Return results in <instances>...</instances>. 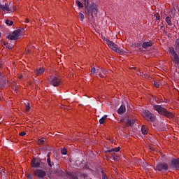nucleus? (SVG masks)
<instances>
[{
    "instance_id": "nucleus-1",
    "label": "nucleus",
    "mask_w": 179,
    "mask_h": 179,
    "mask_svg": "<svg viewBox=\"0 0 179 179\" xmlns=\"http://www.w3.org/2000/svg\"><path fill=\"white\" fill-rule=\"evenodd\" d=\"M153 107L155 111H157L159 114L161 115H164V117H167V118H173L174 115L171 112H169L164 107H162L160 105H153Z\"/></svg>"
},
{
    "instance_id": "nucleus-2",
    "label": "nucleus",
    "mask_w": 179,
    "mask_h": 179,
    "mask_svg": "<svg viewBox=\"0 0 179 179\" xmlns=\"http://www.w3.org/2000/svg\"><path fill=\"white\" fill-rule=\"evenodd\" d=\"M85 12L86 15L91 17L92 18L94 17L97 15V6L96 4H92L91 6L88 5H85Z\"/></svg>"
},
{
    "instance_id": "nucleus-3",
    "label": "nucleus",
    "mask_w": 179,
    "mask_h": 179,
    "mask_svg": "<svg viewBox=\"0 0 179 179\" xmlns=\"http://www.w3.org/2000/svg\"><path fill=\"white\" fill-rule=\"evenodd\" d=\"M43 169H36L34 171V176L38 179H44L47 177V172L44 170H47V164H43Z\"/></svg>"
},
{
    "instance_id": "nucleus-4",
    "label": "nucleus",
    "mask_w": 179,
    "mask_h": 179,
    "mask_svg": "<svg viewBox=\"0 0 179 179\" xmlns=\"http://www.w3.org/2000/svg\"><path fill=\"white\" fill-rule=\"evenodd\" d=\"M106 44L109 48L113 50V51H115V52H117V54H120V55H122L124 54V50L121 49V48H118V46L110 41H106Z\"/></svg>"
},
{
    "instance_id": "nucleus-5",
    "label": "nucleus",
    "mask_w": 179,
    "mask_h": 179,
    "mask_svg": "<svg viewBox=\"0 0 179 179\" xmlns=\"http://www.w3.org/2000/svg\"><path fill=\"white\" fill-rule=\"evenodd\" d=\"M49 83L52 86H54V87H58V86H60L61 83H62V81L58 76H50L49 78Z\"/></svg>"
},
{
    "instance_id": "nucleus-6",
    "label": "nucleus",
    "mask_w": 179,
    "mask_h": 179,
    "mask_svg": "<svg viewBox=\"0 0 179 179\" xmlns=\"http://www.w3.org/2000/svg\"><path fill=\"white\" fill-rule=\"evenodd\" d=\"M143 117L147 121H149L150 122H155L156 121V116L150 111L149 110H145L143 112Z\"/></svg>"
},
{
    "instance_id": "nucleus-7",
    "label": "nucleus",
    "mask_w": 179,
    "mask_h": 179,
    "mask_svg": "<svg viewBox=\"0 0 179 179\" xmlns=\"http://www.w3.org/2000/svg\"><path fill=\"white\" fill-rule=\"evenodd\" d=\"M154 169L155 171H167L169 170V164L166 162H160L157 164Z\"/></svg>"
},
{
    "instance_id": "nucleus-8",
    "label": "nucleus",
    "mask_w": 179,
    "mask_h": 179,
    "mask_svg": "<svg viewBox=\"0 0 179 179\" xmlns=\"http://www.w3.org/2000/svg\"><path fill=\"white\" fill-rule=\"evenodd\" d=\"M24 29L22 28L21 29H16L8 35L9 40H18L20 33L24 31Z\"/></svg>"
},
{
    "instance_id": "nucleus-9",
    "label": "nucleus",
    "mask_w": 179,
    "mask_h": 179,
    "mask_svg": "<svg viewBox=\"0 0 179 179\" xmlns=\"http://www.w3.org/2000/svg\"><path fill=\"white\" fill-rule=\"evenodd\" d=\"M169 54H171V57L173 64L178 65L179 57H178V55H177V52H176V51L174 50V48H172L169 50Z\"/></svg>"
},
{
    "instance_id": "nucleus-10",
    "label": "nucleus",
    "mask_w": 179,
    "mask_h": 179,
    "mask_svg": "<svg viewBox=\"0 0 179 179\" xmlns=\"http://www.w3.org/2000/svg\"><path fill=\"white\" fill-rule=\"evenodd\" d=\"M6 85V78H5V75L0 73V87L1 89H3L5 85Z\"/></svg>"
},
{
    "instance_id": "nucleus-11",
    "label": "nucleus",
    "mask_w": 179,
    "mask_h": 179,
    "mask_svg": "<svg viewBox=\"0 0 179 179\" xmlns=\"http://www.w3.org/2000/svg\"><path fill=\"white\" fill-rule=\"evenodd\" d=\"M171 166L173 167V169H176V170H179V158L178 159H173L171 161Z\"/></svg>"
},
{
    "instance_id": "nucleus-12",
    "label": "nucleus",
    "mask_w": 179,
    "mask_h": 179,
    "mask_svg": "<svg viewBox=\"0 0 179 179\" xmlns=\"http://www.w3.org/2000/svg\"><path fill=\"white\" fill-rule=\"evenodd\" d=\"M0 10H3V12H5L6 10L7 12H10V8H9L8 3H5V5L0 3Z\"/></svg>"
},
{
    "instance_id": "nucleus-13",
    "label": "nucleus",
    "mask_w": 179,
    "mask_h": 179,
    "mask_svg": "<svg viewBox=\"0 0 179 179\" xmlns=\"http://www.w3.org/2000/svg\"><path fill=\"white\" fill-rule=\"evenodd\" d=\"M41 163L37 162L36 159H31V167H34V169H38L41 166Z\"/></svg>"
},
{
    "instance_id": "nucleus-14",
    "label": "nucleus",
    "mask_w": 179,
    "mask_h": 179,
    "mask_svg": "<svg viewBox=\"0 0 179 179\" xmlns=\"http://www.w3.org/2000/svg\"><path fill=\"white\" fill-rule=\"evenodd\" d=\"M45 71V69H44V68H37L35 70V74L36 75V76H40V75H43Z\"/></svg>"
},
{
    "instance_id": "nucleus-15",
    "label": "nucleus",
    "mask_w": 179,
    "mask_h": 179,
    "mask_svg": "<svg viewBox=\"0 0 179 179\" xmlns=\"http://www.w3.org/2000/svg\"><path fill=\"white\" fill-rule=\"evenodd\" d=\"M47 157H48V158L46 159V162H47V163H48L49 167L52 168L53 166H54V162H52L51 161V155H50V154H48V155H47Z\"/></svg>"
},
{
    "instance_id": "nucleus-16",
    "label": "nucleus",
    "mask_w": 179,
    "mask_h": 179,
    "mask_svg": "<svg viewBox=\"0 0 179 179\" xmlns=\"http://www.w3.org/2000/svg\"><path fill=\"white\" fill-rule=\"evenodd\" d=\"M125 111H126L125 106H124V105L120 106V107L117 110V113L120 115L124 114V113H125Z\"/></svg>"
},
{
    "instance_id": "nucleus-17",
    "label": "nucleus",
    "mask_w": 179,
    "mask_h": 179,
    "mask_svg": "<svg viewBox=\"0 0 179 179\" xmlns=\"http://www.w3.org/2000/svg\"><path fill=\"white\" fill-rule=\"evenodd\" d=\"M152 45H153V43H152V41L144 42L142 44L143 48H145V50H146V48H148V47H152Z\"/></svg>"
},
{
    "instance_id": "nucleus-18",
    "label": "nucleus",
    "mask_w": 179,
    "mask_h": 179,
    "mask_svg": "<svg viewBox=\"0 0 179 179\" xmlns=\"http://www.w3.org/2000/svg\"><path fill=\"white\" fill-rule=\"evenodd\" d=\"M165 22L167 23L168 26H173V22H171V17L170 16L166 17Z\"/></svg>"
},
{
    "instance_id": "nucleus-19",
    "label": "nucleus",
    "mask_w": 179,
    "mask_h": 179,
    "mask_svg": "<svg viewBox=\"0 0 179 179\" xmlns=\"http://www.w3.org/2000/svg\"><path fill=\"white\" fill-rule=\"evenodd\" d=\"M135 124V120H127L126 122L127 127H131V125H134Z\"/></svg>"
},
{
    "instance_id": "nucleus-20",
    "label": "nucleus",
    "mask_w": 179,
    "mask_h": 179,
    "mask_svg": "<svg viewBox=\"0 0 179 179\" xmlns=\"http://www.w3.org/2000/svg\"><path fill=\"white\" fill-rule=\"evenodd\" d=\"M120 148L118 147V148H112L110 150H108L107 152L108 153H111V152H118L119 150H120Z\"/></svg>"
},
{
    "instance_id": "nucleus-21",
    "label": "nucleus",
    "mask_w": 179,
    "mask_h": 179,
    "mask_svg": "<svg viewBox=\"0 0 179 179\" xmlns=\"http://www.w3.org/2000/svg\"><path fill=\"white\" fill-rule=\"evenodd\" d=\"M106 118H107V115H103V116L99 120V124H104V121H106Z\"/></svg>"
},
{
    "instance_id": "nucleus-22",
    "label": "nucleus",
    "mask_w": 179,
    "mask_h": 179,
    "mask_svg": "<svg viewBox=\"0 0 179 179\" xmlns=\"http://www.w3.org/2000/svg\"><path fill=\"white\" fill-rule=\"evenodd\" d=\"M5 47L8 50H12L13 48V45L9 44L8 43L4 44Z\"/></svg>"
},
{
    "instance_id": "nucleus-23",
    "label": "nucleus",
    "mask_w": 179,
    "mask_h": 179,
    "mask_svg": "<svg viewBox=\"0 0 179 179\" xmlns=\"http://www.w3.org/2000/svg\"><path fill=\"white\" fill-rule=\"evenodd\" d=\"M45 141V138H42L40 140H38V145H44V142Z\"/></svg>"
},
{
    "instance_id": "nucleus-24",
    "label": "nucleus",
    "mask_w": 179,
    "mask_h": 179,
    "mask_svg": "<svg viewBox=\"0 0 179 179\" xmlns=\"http://www.w3.org/2000/svg\"><path fill=\"white\" fill-rule=\"evenodd\" d=\"M76 3L78 8H83V3H82V2L79 1H76Z\"/></svg>"
},
{
    "instance_id": "nucleus-25",
    "label": "nucleus",
    "mask_w": 179,
    "mask_h": 179,
    "mask_svg": "<svg viewBox=\"0 0 179 179\" xmlns=\"http://www.w3.org/2000/svg\"><path fill=\"white\" fill-rule=\"evenodd\" d=\"M6 24H8V26H13V21L6 20Z\"/></svg>"
},
{
    "instance_id": "nucleus-26",
    "label": "nucleus",
    "mask_w": 179,
    "mask_h": 179,
    "mask_svg": "<svg viewBox=\"0 0 179 179\" xmlns=\"http://www.w3.org/2000/svg\"><path fill=\"white\" fill-rule=\"evenodd\" d=\"M78 15L81 22H83V20L85 19V15L82 13H79Z\"/></svg>"
},
{
    "instance_id": "nucleus-27",
    "label": "nucleus",
    "mask_w": 179,
    "mask_h": 179,
    "mask_svg": "<svg viewBox=\"0 0 179 179\" xmlns=\"http://www.w3.org/2000/svg\"><path fill=\"white\" fill-rule=\"evenodd\" d=\"M141 132H142L143 135H146L148 134V130H146V129L142 127Z\"/></svg>"
},
{
    "instance_id": "nucleus-28",
    "label": "nucleus",
    "mask_w": 179,
    "mask_h": 179,
    "mask_svg": "<svg viewBox=\"0 0 179 179\" xmlns=\"http://www.w3.org/2000/svg\"><path fill=\"white\" fill-rule=\"evenodd\" d=\"M61 153H62V155H66V153H68V150H66V148H62V150H61Z\"/></svg>"
},
{
    "instance_id": "nucleus-29",
    "label": "nucleus",
    "mask_w": 179,
    "mask_h": 179,
    "mask_svg": "<svg viewBox=\"0 0 179 179\" xmlns=\"http://www.w3.org/2000/svg\"><path fill=\"white\" fill-rule=\"evenodd\" d=\"M153 85L155 86V87L159 88L160 87V85L157 81H153Z\"/></svg>"
},
{
    "instance_id": "nucleus-30",
    "label": "nucleus",
    "mask_w": 179,
    "mask_h": 179,
    "mask_svg": "<svg viewBox=\"0 0 179 179\" xmlns=\"http://www.w3.org/2000/svg\"><path fill=\"white\" fill-rule=\"evenodd\" d=\"M90 72L92 75H94V73H96V68L92 67L90 70Z\"/></svg>"
},
{
    "instance_id": "nucleus-31",
    "label": "nucleus",
    "mask_w": 179,
    "mask_h": 179,
    "mask_svg": "<svg viewBox=\"0 0 179 179\" xmlns=\"http://www.w3.org/2000/svg\"><path fill=\"white\" fill-rule=\"evenodd\" d=\"M25 111H30V103H28L25 107Z\"/></svg>"
},
{
    "instance_id": "nucleus-32",
    "label": "nucleus",
    "mask_w": 179,
    "mask_h": 179,
    "mask_svg": "<svg viewBox=\"0 0 179 179\" xmlns=\"http://www.w3.org/2000/svg\"><path fill=\"white\" fill-rule=\"evenodd\" d=\"M137 75H140L141 76H142V75H143L144 78H146V75L145 74H143V73H141L140 71H138L137 73Z\"/></svg>"
},
{
    "instance_id": "nucleus-33",
    "label": "nucleus",
    "mask_w": 179,
    "mask_h": 179,
    "mask_svg": "<svg viewBox=\"0 0 179 179\" xmlns=\"http://www.w3.org/2000/svg\"><path fill=\"white\" fill-rule=\"evenodd\" d=\"M135 47H142V43H137L135 44Z\"/></svg>"
},
{
    "instance_id": "nucleus-34",
    "label": "nucleus",
    "mask_w": 179,
    "mask_h": 179,
    "mask_svg": "<svg viewBox=\"0 0 179 179\" xmlns=\"http://www.w3.org/2000/svg\"><path fill=\"white\" fill-rule=\"evenodd\" d=\"M70 179H78V177L77 176H75L74 175H71L70 176Z\"/></svg>"
},
{
    "instance_id": "nucleus-35",
    "label": "nucleus",
    "mask_w": 179,
    "mask_h": 179,
    "mask_svg": "<svg viewBox=\"0 0 179 179\" xmlns=\"http://www.w3.org/2000/svg\"><path fill=\"white\" fill-rule=\"evenodd\" d=\"M24 135H26V132H24V131H22V132L20 133V136H24Z\"/></svg>"
},
{
    "instance_id": "nucleus-36",
    "label": "nucleus",
    "mask_w": 179,
    "mask_h": 179,
    "mask_svg": "<svg viewBox=\"0 0 179 179\" xmlns=\"http://www.w3.org/2000/svg\"><path fill=\"white\" fill-rule=\"evenodd\" d=\"M27 178H29V179H33V175L29 174V175L27 176Z\"/></svg>"
},
{
    "instance_id": "nucleus-37",
    "label": "nucleus",
    "mask_w": 179,
    "mask_h": 179,
    "mask_svg": "<svg viewBox=\"0 0 179 179\" xmlns=\"http://www.w3.org/2000/svg\"><path fill=\"white\" fill-rule=\"evenodd\" d=\"M156 20H160V15L156 16Z\"/></svg>"
},
{
    "instance_id": "nucleus-38",
    "label": "nucleus",
    "mask_w": 179,
    "mask_h": 179,
    "mask_svg": "<svg viewBox=\"0 0 179 179\" xmlns=\"http://www.w3.org/2000/svg\"><path fill=\"white\" fill-rule=\"evenodd\" d=\"M114 153H112V156H113V160H117V158H115V157H114Z\"/></svg>"
},
{
    "instance_id": "nucleus-39",
    "label": "nucleus",
    "mask_w": 179,
    "mask_h": 179,
    "mask_svg": "<svg viewBox=\"0 0 179 179\" xmlns=\"http://www.w3.org/2000/svg\"><path fill=\"white\" fill-rule=\"evenodd\" d=\"M29 21L28 18H26V19H25V23H29Z\"/></svg>"
},
{
    "instance_id": "nucleus-40",
    "label": "nucleus",
    "mask_w": 179,
    "mask_h": 179,
    "mask_svg": "<svg viewBox=\"0 0 179 179\" xmlns=\"http://www.w3.org/2000/svg\"><path fill=\"white\" fill-rule=\"evenodd\" d=\"M2 62H0V68H2Z\"/></svg>"
},
{
    "instance_id": "nucleus-41",
    "label": "nucleus",
    "mask_w": 179,
    "mask_h": 179,
    "mask_svg": "<svg viewBox=\"0 0 179 179\" xmlns=\"http://www.w3.org/2000/svg\"><path fill=\"white\" fill-rule=\"evenodd\" d=\"M101 174H104V171H101Z\"/></svg>"
},
{
    "instance_id": "nucleus-42",
    "label": "nucleus",
    "mask_w": 179,
    "mask_h": 179,
    "mask_svg": "<svg viewBox=\"0 0 179 179\" xmlns=\"http://www.w3.org/2000/svg\"><path fill=\"white\" fill-rule=\"evenodd\" d=\"M161 29H163V26H161Z\"/></svg>"
},
{
    "instance_id": "nucleus-43",
    "label": "nucleus",
    "mask_w": 179,
    "mask_h": 179,
    "mask_svg": "<svg viewBox=\"0 0 179 179\" xmlns=\"http://www.w3.org/2000/svg\"><path fill=\"white\" fill-rule=\"evenodd\" d=\"M0 37H1V33H0Z\"/></svg>"
},
{
    "instance_id": "nucleus-44",
    "label": "nucleus",
    "mask_w": 179,
    "mask_h": 179,
    "mask_svg": "<svg viewBox=\"0 0 179 179\" xmlns=\"http://www.w3.org/2000/svg\"><path fill=\"white\" fill-rule=\"evenodd\" d=\"M103 179H106V178H103Z\"/></svg>"
},
{
    "instance_id": "nucleus-45",
    "label": "nucleus",
    "mask_w": 179,
    "mask_h": 179,
    "mask_svg": "<svg viewBox=\"0 0 179 179\" xmlns=\"http://www.w3.org/2000/svg\"><path fill=\"white\" fill-rule=\"evenodd\" d=\"M103 179H106V178H103Z\"/></svg>"
}]
</instances>
